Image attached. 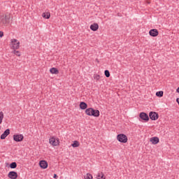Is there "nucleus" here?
Instances as JSON below:
<instances>
[{"label": "nucleus", "instance_id": "27", "mask_svg": "<svg viewBox=\"0 0 179 179\" xmlns=\"http://www.w3.org/2000/svg\"><path fill=\"white\" fill-rule=\"evenodd\" d=\"M7 136H6L3 133L1 135V139H5Z\"/></svg>", "mask_w": 179, "mask_h": 179}, {"label": "nucleus", "instance_id": "30", "mask_svg": "<svg viewBox=\"0 0 179 179\" xmlns=\"http://www.w3.org/2000/svg\"><path fill=\"white\" fill-rule=\"evenodd\" d=\"M176 103H178V106H179V98H178V99H176Z\"/></svg>", "mask_w": 179, "mask_h": 179}, {"label": "nucleus", "instance_id": "23", "mask_svg": "<svg viewBox=\"0 0 179 179\" xmlns=\"http://www.w3.org/2000/svg\"><path fill=\"white\" fill-rule=\"evenodd\" d=\"M3 120V112H0V124H2Z\"/></svg>", "mask_w": 179, "mask_h": 179}, {"label": "nucleus", "instance_id": "22", "mask_svg": "<svg viewBox=\"0 0 179 179\" xmlns=\"http://www.w3.org/2000/svg\"><path fill=\"white\" fill-rule=\"evenodd\" d=\"M12 53L15 54V55H17V57H20V52L19 50H14L12 52Z\"/></svg>", "mask_w": 179, "mask_h": 179}, {"label": "nucleus", "instance_id": "26", "mask_svg": "<svg viewBox=\"0 0 179 179\" xmlns=\"http://www.w3.org/2000/svg\"><path fill=\"white\" fill-rule=\"evenodd\" d=\"M94 79L95 80H100V76L97 75V74H94Z\"/></svg>", "mask_w": 179, "mask_h": 179}, {"label": "nucleus", "instance_id": "21", "mask_svg": "<svg viewBox=\"0 0 179 179\" xmlns=\"http://www.w3.org/2000/svg\"><path fill=\"white\" fill-rule=\"evenodd\" d=\"M85 179H93V176H92V174L90 173H87L85 176H84Z\"/></svg>", "mask_w": 179, "mask_h": 179}, {"label": "nucleus", "instance_id": "6", "mask_svg": "<svg viewBox=\"0 0 179 179\" xmlns=\"http://www.w3.org/2000/svg\"><path fill=\"white\" fill-rule=\"evenodd\" d=\"M24 139V136H22V134H15L13 135V140L15 142H22Z\"/></svg>", "mask_w": 179, "mask_h": 179}, {"label": "nucleus", "instance_id": "24", "mask_svg": "<svg viewBox=\"0 0 179 179\" xmlns=\"http://www.w3.org/2000/svg\"><path fill=\"white\" fill-rule=\"evenodd\" d=\"M3 134L8 136V135H9V134H10V130L9 129H7L4 131Z\"/></svg>", "mask_w": 179, "mask_h": 179}, {"label": "nucleus", "instance_id": "17", "mask_svg": "<svg viewBox=\"0 0 179 179\" xmlns=\"http://www.w3.org/2000/svg\"><path fill=\"white\" fill-rule=\"evenodd\" d=\"M71 146L73 148H79V141H74L73 143L71 144Z\"/></svg>", "mask_w": 179, "mask_h": 179}, {"label": "nucleus", "instance_id": "25", "mask_svg": "<svg viewBox=\"0 0 179 179\" xmlns=\"http://www.w3.org/2000/svg\"><path fill=\"white\" fill-rule=\"evenodd\" d=\"M105 73V76H106V78H110V71L108 70H106L104 71Z\"/></svg>", "mask_w": 179, "mask_h": 179}, {"label": "nucleus", "instance_id": "10", "mask_svg": "<svg viewBox=\"0 0 179 179\" xmlns=\"http://www.w3.org/2000/svg\"><path fill=\"white\" fill-rule=\"evenodd\" d=\"M139 117L143 121H149V115H148L146 113H141Z\"/></svg>", "mask_w": 179, "mask_h": 179}, {"label": "nucleus", "instance_id": "14", "mask_svg": "<svg viewBox=\"0 0 179 179\" xmlns=\"http://www.w3.org/2000/svg\"><path fill=\"white\" fill-rule=\"evenodd\" d=\"M80 108L81 110H86L87 108V103H86V102H84V101L80 102Z\"/></svg>", "mask_w": 179, "mask_h": 179}, {"label": "nucleus", "instance_id": "31", "mask_svg": "<svg viewBox=\"0 0 179 179\" xmlns=\"http://www.w3.org/2000/svg\"><path fill=\"white\" fill-rule=\"evenodd\" d=\"M176 90H179V87L176 89Z\"/></svg>", "mask_w": 179, "mask_h": 179}, {"label": "nucleus", "instance_id": "1", "mask_svg": "<svg viewBox=\"0 0 179 179\" xmlns=\"http://www.w3.org/2000/svg\"><path fill=\"white\" fill-rule=\"evenodd\" d=\"M85 114L90 117H100V111L94 110L92 108H89L85 110Z\"/></svg>", "mask_w": 179, "mask_h": 179}, {"label": "nucleus", "instance_id": "33", "mask_svg": "<svg viewBox=\"0 0 179 179\" xmlns=\"http://www.w3.org/2000/svg\"><path fill=\"white\" fill-rule=\"evenodd\" d=\"M0 129H1V127H0Z\"/></svg>", "mask_w": 179, "mask_h": 179}, {"label": "nucleus", "instance_id": "20", "mask_svg": "<svg viewBox=\"0 0 179 179\" xmlns=\"http://www.w3.org/2000/svg\"><path fill=\"white\" fill-rule=\"evenodd\" d=\"M164 92L163 91H159L156 92L157 97H163Z\"/></svg>", "mask_w": 179, "mask_h": 179}, {"label": "nucleus", "instance_id": "12", "mask_svg": "<svg viewBox=\"0 0 179 179\" xmlns=\"http://www.w3.org/2000/svg\"><path fill=\"white\" fill-rule=\"evenodd\" d=\"M90 29L92 30V31H97L99 30V24L94 23L90 25Z\"/></svg>", "mask_w": 179, "mask_h": 179}, {"label": "nucleus", "instance_id": "18", "mask_svg": "<svg viewBox=\"0 0 179 179\" xmlns=\"http://www.w3.org/2000/svg\"><path fill=\"white\" fill-rule=\"evenodd\" d=\"M9 167L10 169H16V167H17V164L16 162H12L10 164Z\"/></svg>", "mask_w": 179, "mask_h": 179}, {"label": "nucleus", "instance_id": "29", "mask_svg": "<svg viewBox=\"0 0 179 179\" xmlns=\"http://www.w3.org/2000/svg\"><path fill=\"white\" fill-rule=\"evenodd\" d=\"M58 178V176H57V174H54L53 178Z\"/></svg>", "mask_w": 179, "mask_h": 179}, {"label": "nucleus", "instance_id": "7", "mask_svg": "<svg viewBox=\"0 0 179 179\" xmlns=\"http://www.w3.org/2000/svg\"><path fill=\"white\" fill-rule=\"evenodd\" d=\"M49 143L50 145H52V146H58L59 145L58 140H56L54 137H52L49 139Z\"/></svg>", "mask_w": 179, "mask_h": 179}, {"label": "nucleus", "instance_id": "19", "mask_svg": "<svg viewBox=\"0 0 179 179\" xmlns=\"http://www.w3.org/2000/svg\"><path fill=\"white\" fill-rule=\"evenodd\" d=\"M97 179H106V177H104V174L103 173H99L96 176Z\"/></svg>", "mask_w": 179, "mask_h": 179}, {"label": "nucleus", "instance_id": "16", "mask_svg": "<svg viewBox=\"0 0 179 179\" xmlns=\"http://www.w3.org/2000/svg\"><path fill=\"white\" fill-rule=\"evenodd\" d=\"M43 17H44L45 19H50L51 15L50 14V13H43L42 14Z\"/></svg>", "mask_w": 179, "mask_h": 179}, {"label": "nucleus", "instance_id": "8", "mask_svg": "<svg viewBox=\"0 0 179 179\" xmlns=\"http://www.w3.org/2000/svg\"><path fill=\"white\" fill-rule=\"evenodd\" d=\"M149 34L151 37H157L159 36V31L156 29H152L150 30Z\"/></svg>", "mask_w": 179, "mask_h": 179}, {"label": "nucleus", "instance_id": "2", "mask_svg": "<svg viewBox=\"0 0 179 179\" xmlns=\"http://www.w3.org/2000/svg\"><path fill=\"white\" fill-rule=\"evenodd\" d=\"M10 22V14H6L5 15L0 16V23L3 26H8Z\"/></svg>", "mask_w": 179, "mask_h": 179}, {"label": "nucleus", "instance_id": "13", "mask_svg": "<svg viewBox=\"0 0 179 179\" xmlns=\"http://www.w3.org/2000/svg\"><path fill=\"white\" fill-rule=\"evenodd\" d=\"M150 142H151L152 145H157V143L159 142V140L157 137H152L150 138Z\"/></svg>", "mask_w": 179, "mask_h": 179}, {"label": "nucleus", "instance_id": "9", "mask_svg": "<svg viewBox=\"0 0 179 179\" xmlns=\"http://www.w3.org/2000/svg\"><path fill=\"white\" fill-rule=\"evenodd\" d=\"M8 178L16 179L17 178V172L16 171H10L8 174Z\"/></svg>", "mask_w": 179, "mask_h": 179}, {"label": "nucleus", "instance_id": "4", "mask_svg": "<svg viewBox=\"0 0 179 179\" xmlns=\"http://www.w3.org/2000/svg\"><path fill=\"white\" fill-rule=\"evenodd\" d=\"M117 139L121 143H127L128 142V137L124 134H120L117 136Z\"/></svg>", "mask_w": 179, "mask_h": 179}, {"label": "nucleus", "instance_id": "5", "mask_svg": "<svg viewBox=\"0 0 179 179\" xmlns=\"http://www.w3.org/2000/svg\"><path fill=\"white\" fill-rule=\"evenodd\" d=\"M149 117L152 121H156L159 119V114L156 112H150Z\"/></svg>", "mask_w": 179, "mask_h": 179}, {"label": "nucleus", "instance_id": "11", "mask_svg": "<svg viewBox=\"0 0 179 179\" xmlns=\"http://www.w3.org/2000/svg\"><path fill=\"white\" fill-rule=\"evenodd\" d=\"M39 166L41 169H45L47 167H48V163L45 160L40 161Z\"/></svg>", "mask_w": 179, "mask_h": 179}, {"label": "nucleus", "instance_id": "28", "mask_svg": "<svg viewBox=\"0 0 179 179\" xmlns=\"http://www.w3.org/2000/svg\"><path fill=\"white\" fill-rule=\"evenodd\" d=\"M0 37H3V32L0 31Z\"/></svg>", "mask_w": 179, "mask_h": 179}, {"label": "nucleus", "instance_id": "15", "mask_svg": "<svg viewBox=\"0 0 179 179\" xmlns=\"http://www.w3.org/2000/svg\"><path fill=\"white\" fill-rule=\"evenodd\" d=\"M50 73H52V74H55V75H58V73H59V71H58L57 69V68H51L50 69Z\"/></svg>", "mask_w": 179, "mask_h": 179}, {"label": "nucleus", "instance_id": "3", "mask_svg": "<svg viewBox=\"0 0 179 179\" xmlns=\"http://www.w3.org/2000/svg\"><path fill=\"white\" fill-rule=\"evenodd\" d=\"M10 45L12 50H19L20 47V42L17 39L13 38L10 40Z\"/></svg>", "mask_w": 179, "mask_h": 179}, {"label": "nucleus", "instance_id": "32", "mask_svg": "<svg viewBox=\"0 0 179 179\" xmlns=\"http://www.w3.org/2000/svg\"><path fill=\"white\" fill-rule=\"evenodd\" d=\"M176 92H177V93H179V90H177Z\"/></svg>", "mask_w": 179, "mask_h": 179}]
</instances>
